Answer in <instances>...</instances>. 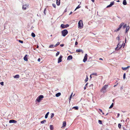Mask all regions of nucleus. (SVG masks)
Returning a JSON list of instances; mask_svg holds the SVG:
<instances>
[{"instance_id":"nucleus-1","label":"nucleus","mask_w":130,"mask_h":130,"mask_svg":"<svg viewBox=\"0 0 130 130\" xmlns=\"http://www.w3.org/2000/svg\"><path fill=\"white\" fill-rule=\"evenodd\" d=\"M108 86V85H105L101 89V92L104 93H106V89L107 88Z\"/></svg>"},{"instance_id":"nucleus-2","label":"nucleus","mask_w":130,"mask_h":130,"mask_svg":"<svg viewBox=\"0 0 130 130\" xmlns=\"http://www.w3.org/2000/svg\"><path fill=\"white\" fill-rule=\"evenodd\" d=\"M44 96L43 95H40L36 99V102H37L38 103H40L42 100Z\"/></svg>"},{"instance_id":"nucleus-3","label":"nucleus","mask_w":130,"mask_h":130,"mask_svg":"<svg viewBox=\"0 0 130 130\" xmlns=\"http://www.w3.org/2000/svg\"><path fill=\"white\" fill-rule=\"evenodd\" d=\"M83 26V21L80 20L79 21L78 23V27L79 28L82 29Z\"/></svg>"},{"instance_id":"nucleus-4","label":"nucleus","mask_w":130,"mask_h":130,"mask_svg":"<svg viewBox=\"0 0 130 130\" xmlns=\"http://www.w3.org/2000/svg\"><path fill=\"white\" fill-rule=\"evenodd\" d=\"M121 41H120L118 44L117 47L115 48V50L116 51H118L122 47L123 43L122 44H120Z\"/></svg>"},{"instance_id":"nucleus-5","label":"nucleus","mask_w":130,"mask_h":130,"mask_svg":"<svg viewBox=\"0 0 130 130\" xmlns=\"http://www.w3.org/2000/svg\"><path fill=\"white\" fill-rule=\"evenodd\" d=\"M124 23H121L119 26V27L115 29L114 30V32H116L119 31L121 28L122 26L124 25Z\"/></svg>"},{"instance_id":"nucleus-6","label":"nucleus","mask_w":130,"mask_h":130,"mask_svg":"<svg viewBox=\"0 0 130 130\" xmlns=\"http://www.w3.org/2000/svg\"><path fill=\"white\" fill-rule=\"evenodd\" d=\"M68 31L66 29H64L61 31L62 35L63 37H65L68 34Z\"/></svg>"},{"instance_id":"nucleus-7","label":"nucleus","mask_w":130,"mask_h":130,"mask_svg":"<svg viewBox=\"0 0 130 130\" xmlns=\"http://www.w3.org/2000/svg\"><path fill=\"white\" fill-rule=\"evenodd\" d=\"M29 7V5L26 4L23 5L22 6V9L23 10H26Z\"/></svg>"},{"instance_id":"nucleus-8","label":"nucleus","mask_w":130,"mask_h":130,"mask_svg":"<svg viewBox=\"0 0 130 130\" xmlns=\"http://www.w3.org/2000/svg\"><path fill=\"white\" fill-rule=\"evenodd\" d=\"M62 57H63L62 56V55H60V56L59 58H58V63H59L61 62L62 59Z\"/></svg>"},{"instance_id":"nucleus-9","label":"nucleus","mask_w":130,"mask_h":130,"mask_svg":"<svg viewBox=\"0 0 130 130\" xmlns=\"http://www.w3.org/2000/svg\"><path fill=\"white\" fill-rule=\"evenodd\" d=\"M87 54H86L84 57V59H83V61L84 62H86L87 60Z\"/></svg>"},{"instance_id":"nucleus-10","label":"nucleus","mask_w":130,"mask_h":130,"mask_svg":"<svg viewBox=\"0 0 130 130\" xmlns=\"http://www.w3.org/2000/svg\"><path fill=\"white\" fill-rule=\"evenodd\" d=\"M66 126V121H64L63 122L61 128H65Z\"/></svg>"},{"instance_id":"nucleus-11","label":"nucleus","mask_w":130,"mask_h":130,"mask_svg":"<svg viewBox=\"0 0 130 130\" xmlns=\"http://www.w3.org/2000/svg\"><path fill=\"white\" fill-rule=\"evenodd\" d=\"M9 123H16L17 122V121L14 120H10L9 121Z\"/></svg>"},{"instance_id":"nucleus-12","label":"nucleus","mask_w":130,"mask_h":130,"mask_svg":"<svg viewBox=\"0 0 130 130\" xmlns=\"http://www.w3.org/2000/svg\"><path fill=\"white\" fill-rule=\"evenodd\" d=\"M114 3V2H111L110 4L109 5L107 6V7L109 8V7H111L113 5Z\"/></svg>"},{"instance_id":"nucleus-13","label":"nucleus","mask_w":130,"mask_h":130,"mask_svg":"<svg viewBox=\"0 0 130 130\" xmlns=\"http://www.w3.org/2000/svg\"><path fill=\"white\" fill-rule=\"evenodd\" d=\"M73 57L72 56L69 55L68 56L67 58V60H70L72 59Z\"/></svg>"},{"instance_id":"nucleus-14","label":"nucleus","mask_w":130,"mask_h":130,"mask_svg":"<svg viewBox=\"0 0 130 130\" xmlns=\"http://www.w3.org/2000/svg\"><path fill=\"white\" fill-rule=\"evenodd\" d=\"M129 28V26H126V28L125 30V33H126L128 31Z\"/></svg>"},{"instance_id":"nucleus-15","label":"nucleus","mask_w":130,"mask_h":130,"mask_svg":"<svg viewBox=\"0 0 130 130\" xmlns=\"http://www.w3.org/2000/svg\"><path fill=\"white\" fill-rule=\"evenodd\" d=\"M56 4L57 5L59 6L60 4V0H57Z\"/></svg>"},{"instance_id":"nucleus-16","label":"nucleus","mask_w":130,"mask_h":130,"mask_svg":"<svg viewBox=\"0 0 130 130\" xmlns=\"http://www.w3.org/2000/svg\"><path fill=\"white\" fill-rule=\"evenodd\" d=\"M61 95V93L60 92H59L56 93L55 95V96L57 97H58L59 96H60Z\"/></svg>"},{"instance_id":"nucleus-17","label":"nucleus","mask_w":130,"mask_h":130,"mask_svg":"<svg viewBox=\"0 0 130 130\" xmlns=\"http://www.w3.org/2000/svg\"><path fill=\"white\" fill-rule=\"evenodd\" d=\"M50 128L51 130H53L54 129V127L53 125H50Z\"/></svg>"},{"instance_id":"nucleus-18","label":"nucleus","mask_w":130,"mask_h":130,"mask_svg":"<svg viewBox=\"0 0 130 130\" xmlns=\"http://www.w3.org/2000/svg\"><path fill=\"white\" fill-rule=\"evenodd\" d=\"M20 76L19 75H17L14 76V77L15 78H19Z\"/></svg>"},{"instance_id":"nucleus-19","label":"nucleus","mask_w":130,"mask_h":130,"mask_svg":"<svg viewBox=\"0 0 130 130\" xmlns=\"http://www.w3.org/2000/svg\"><path fill=\"white\" fill-rule=\"evenodd\" d=\"M123 4L124 5H126L127 4V2L126 0H124L123 2Z\"/></svg>"},{"instance_id":"nucleus-20","label":"nucleus","mask_w":130,"mask_h":130,"mask_svg":"<svg viewBox=\"0 0 130 130\" xmlns=\"http://www.w3.org/2000/svg\"><path fill=\"white\" fill-rule=\"evenodd\" d=\"M27 56V55H26L24 57V59L25 61H27L28 59L26 57Z\"/></svg>"},{"instance_id":"nucleus-21","label":"nucleus","mask_w":130,"mask_h":130,"mask_svg":"<svg viewBox=\"0 0 130 130\" xmlns=\"http://www.w3.org/2000/svg\"><path fill=\"white\" fill-rule=\"evenodd\" d=\"M49 112H48L46 113L45 116V118L46 119L47 118L48 116L49 115Z\"/></svg>"},{"instance_id":"nucleus-22","label":"nucleus","mask_w":130,"mask_h":130,"mask_svg":"<svg viewBox=\"0 0 130 130\" xmlns=\"http://www.w3.org/2000/svg\"><path fill=\"white\" fill-rule=\"evenodd\" d=\"M76 51L77 52H83V51L82 50L80 49L77 50Z\"/></svg>"},{"instance_id":"nucleus-23","label":"nucleus","mask_w":130,"mask_h":130,"mask_svg":"<svg viewBox=\"0 0 130 130\" xmlns=\"http://www.w3.org/2000/svg\"><path fill=\"white\" fill-rule=\"evenodd\" d=\"M61 27L63 28H66V27H65V25L63 24H61Z\"/></svg>"},{"instance_id":"nucleus-24","label":"nucleus","mask_w":130,"mask_h":130,"mask_svg":"<svg viewBox=\"0 0 130 130\" xmlns=\"http://www.w3.org/2000/svg\"><path fill=\"white\" fill-rule=\"evenodd\" d=\"M88 77L87 76L85 80V82H86L88 81Z\"/></svg>"},{"instance_id":"nucleus-25","label":"nucleus","mask_w":130,"mask_h":130,"mask_svg":"<svg viewBox=\"0 0 130 130\" xmlns=\"http://www.w3.org/2000/svg\"><path fill=\"white\" fill-rule=\"evenodd\" d=\"M72 108L75 110H78V107L77 106L74 107Z\"/></svg>"},{"instance_id":"nucleus-26","label":"nucleus","mask_w":130,"mask_h":130,"mask_svg":"<svg viewBox=\"0 0 130 130\" xmlns=\"http://www.w3.org/2000/svg\"><path fill=\"white\" fill-rule=\"evenodd\" d=\"M31 35L33 37H35V34L33 32H32L31 33Z\"/></svg>"},{"instance_id":"nucleus-27","label":"nucleus","mask_w":130,"mask_h":130,"mask_svg":"<svg viewBox=\"0 0 130 130\" xmlns=\"http://www.w3.org/2000/svg\"><path fill=\"white\" fill-rule=\"evenodd\" d=\"M46 122V120H44L42 121L41 122V123L42 124H43L45 123Z\"/></svg>"},{"instance_id":"nucleus-28","label":"nucleus","mask_w":130,"mask_h":130,"mask_svg":"<svg viewBox=\"0 0 130 130\" xmlns=\"http://www.w3.org/2000/svg\"><path fill=\"white\" fill-rule=\"evenodd\" d=\"M54 116V113H51V118H52Z\"/></svg>"},{"instance_id":"nucleus-29","label":"nucleus","mask_w":130,"mask_h":130,"mask_svg":"<svg viewBox=\"0 0 130 130\" xmlns=\"http://www.w3.org/2000/svg\"><path fill=\"white\" fill-rule=\"evenodd\" d=\"M55 47V46L54 45H51L49 46V48H52V47Z\"/></svg>"},{"instance_id":"nucleus-30","label":"nucleus","mask_w":130,"mask_h":130,"mask_svg":"<svg viewBox=\"0 0 130 130\" xmlns=\"http://www.w3.org/2000/svg\"><path fill=\"white\" fill-rule=\"evenodd\" d=\"M113 103H112V104H111V106H110V107H109V108L110 109L111 108H112L113 107Z\"/></svg>"},{"instance_id":"nucleus-31","label":"nucleus","mask_w":130,"mask_h":130,"mask_svg":"<svg viewBox=\"0 0 130 130\" xmlns=\"http://www.w3.org/2000/svg\"><path fill=\"white\" fill-rule=\"evenodd\" d=\"M60 44V43L59 42H57V44H56L55 45H54L55 47H56L58 45H59Z\"/></svg>"},{"instance_id":"nucleus-32","label":"nucleus","mask_w":130,"mask_h":130,"mask_svg":"<svg viewBox=\"0 0 130 130\" xmlns=\"http://www.w3.org/2000/svg\"><path fill=\"white\" fill-rule=\"evenodd\" d=\"M59 52H57V53H56V56H58L59 54Z\"/></svg>"},{"instance_id":"nucleus-33","label":"nucleus","mask_w":130,"mask_h":130,"mask_svg":"<svg viewBox=\"0 0 130 130\" xmlns=\"http://www.w3.org/2000/svg\"><path fill=\"white\" fill-rule=\"evenodd\" d=\"M122 68L124 70H126L127 69V68H126V67H125V68L122 67Z\"/></svg>"},{"instance_id":"nucleus-34","label":"nucleus","mask_w":130,"mask_h":130,"mask_svg":"<svg viewBox=\"0 0 130 130\" xmlns=\"http://www.w3.org/2000/svg\"><path fill=\"white\" fill-rule=\"evenodd\" d=\"M72 96L71 95H70V97L69 98V102H70L71 101V99L72 98Z\"/></svg>"},{"instance_id":"nucleus-35","label":"nucleus","mask_w":130,"mask_h":130,"mask_svg":"<svg viewBox=\"0 0 130 130\" xmlns=\"http://www.w3.org/2000/svg\"><path fill=\"white\" fill-rule=\"evenodd\" d=\"M91 75H95V76H97V73H92V74H91Z\"/></svg>"},{"instance_id":"nucleus-36","label":"nucleus","mask_w":130,"mask_h":130,"mask_svg":"<svg viewBox=\"0 0 130 130\" xmlns=\"http://www.w3.org/2000/svg\"><path fill=\"white\" fill-rule=\"evenodd\" d=\"M127 25L126 24H125L123 26V28L124 29L125 27H126Z\"/></svg>"},{"instance_id":"nucleus-37","label":"nucleus","mask_w":130,"mask_h":130,"mask_svg":"<svg viewBox=\"0 0 130 130\" xmlns=\"http://www.w3.org/2000/svg\"><path fill=\"white\" fill-rule=\"evenodd\" d=\"M118 126L119 128H121V125L120 124H119L118 125Z\"/></svg>"},{"instance_id":"nucleus-38","label":"nucleus","mask_w":130,"mask_h":130,"mask_svg":"<svg viewBox=\"0 0 130 130\" xmlns=\"http://www.w3.org/2000/svg\"><path fill=\"white\" fill-rule=\"evenodd\" d=\"M19 42L22 43H23V41L20 40H19Z\"/></svg>"},{"instance_id":"nucleus-39","label":"nucleus","mask_w":130,"mask_h":130,"mask_svg":"<svg viewBox=\"0 0 130 130\" xmlns=\"http://www.w3.org/2000/svg\"><path fill=\"white\" fill-rule=\"evenodd\" d=\"M125 73H124L123 74V78L124 79L125 78Z\"/></svg>"},{"instance_id":"nucleus-40","label":"nucleus","mask_w":130,"mask_h":130,"mask_svg":"<svg viewBox=\"0 0 130 130\" xmlns=\"http://www.w3.org/2000/svg\"><path fill=\"white\" fill-rule=\"evenodd\" d=\"M80 6H79V5H78L76 7V9H78V8H80Z\"/></svg>"},{"instance_id":"nucleus-41","label":"nucleus","mask_w":130,"mask_h":130,"mask_svg":"<svg viewBox=\"0 0 130 130\" xmlns=\"http://www.w3.org/2000/svg\"><path fill=\"white\" fill-rule=\"evenodd\" d=\"M99 123L100 124H102V121L101 120H99Z\"/></svg>"},{"instance_id":"nucleus-42","label":"nucleus","mask_w":130,"mask_h":130,"mask_svg":"<svg viewBox=\"0 0 130 130\" xmlns=\"http://www.w3.org/2000/svg\"><path fill=\"white\" fill-rule=\"evenodd\" d=\"M53 6L54 8H55L56 7V5L55 4H53Z\"/></svg>"},{"instance_id":"nucleus-43","label":"nucleus","mask_w":130,"mask_h":130,"mask_svg":"<svg viewBox=\"0 0 130 130\" xmlns=\"http://www.w3.org/2000/svg\"><path fill=\"white\" fill-rule=\"evenodd\" d=\"M1 85L2 86L4 85V82H2L0 83Z\"/></svg>"},{"instance_id":"nucleus-44","label":"nucleus","mask_w":130,"mask_h":130,"mask_svg":"<svg viewBox=\"0 0 130 130\" xmlns=\"http://www.w3.org/2000/svg\"><path fill=\"white\" fill-rule=\"evenodd\" d=\"M117 39L119 41L120 39V38L119 36H118L117 38Z\"/></svg>"},{"instance_id":"nucleus-45","label":"nucleus","mask_w":130,"mask_h":130,"mask_svg":"<svg viewBox=\"0 0 130 130\" xmlns=\"http://www.w3.org/2000/svg\"><path fill=\"white\" fill-rule=\"evenodd\" d=\"M60 45L61 47H63L64 46V44H60Z\"/></svg>"},{"instance_id":"nucleus-46","label":"nucleus","mask_w":130,"mask_h":130,"mask_svg":"<svg viewBox=\"0 0 130 130\" xmlns=\"http://www.w3.org/2000/svg\"><path fill=\"white\" fill-rule=\"evenodd\" d=\"M69 26V25L68 24H66V25H65V26L66 27V28L68 27Z\"/></svg>"},{"instance_id":"nucleus-47","label":"nucleus","mask_w":130,"mask_h":130,"mask_svg":"<svg viewBox=\"0 0 130 130\" xmlns=\"http://www.w3.org/2000/svg\"><path fill=\"white\" fill-rule=\"evenodd\" d=\"M93 86V85L92 84H91L90 86V87H92Z\"/></svg>"},{"instance_id":"nucleus-48","label":"nucleus","mask_w":130,"mask_h":130,"mask_svg":"<svg viewBox=\"0 0 130 130\" xmlns=\"http://www.w3.org/2000/svg\"><path fill=\"white\" fill-rule=\"evenodd\" d=\"M120 115L119 113H118V114L117 117V118L119 117V116H120Z\"/></svg>"},{"instance_id":"nucleus-49","label":"nucleus","mask_w":130,"mask_h":130,"mask_svg":"<svg viewBox=\"0 0 130 130\" xmlns=\"http://www.w3.org/2000/svg\"><path fill=\"white\" fill-rule=\"evenodd\" d=\"M40 58H39L38 59V61L39 62H40Z\"/></svg>"},{"instance_id":"nucleus-50","label":"nucleus","mask_w":130,"mask_h":130,"mask_svg":"<svg viewBox=\"0 0 130 130\" xmlns=\"http://www.w3.org/2000/svg\"><path fill=\"white\" fill-rule=\"evenodd\" d=\"M46 9L45 8V9L44 10V13L45 14V15L46 14V13H45V11H46Z\"/></svg>"},{"instance_id":"nucleus-51","label":"nucleus","mask_w":130,"mask_h":130,"mask_svg":"<svg viewBox=\"0 0 130 130\" xmlns=\"http://www.w3.org/2000/svg\"><path fill=\"white\" fill-rule=\"evenodd\" d=\"M99 109L100 110V111L101 112H103L102 111L101 109Z\"/></svg>"},{"instance_id":"nucleus-52","label":"nucleus","mask_w":130,"mask_h":130,"mask_svg":"<svg viewBox=\"0 0 130 130\" xmlns=\"http://www.w3.org/2000/svg\"><path fill=\"white\" fill-rule=\"evenodd\" d=\"M78 44V42H77V41H76L75 42V45H77Z\"/></svg>"},{"instance_id":"nucleus-53","label":"nucleus","mask_w":130,"mask_h":130,"mask_svg":"<svg viewBox=\"0 0 130 130\" xmlns=\"http://www.w3.org/2000/svg\"><path fill=\"white\" fill-rule=\"evenodd\" d=\"M118 84V83H117V85H114V87H116V86H117V85Z\"/></svg>"},{"instance_id":"nucleus-54","label":"nucleus","mask_w":130,"mask_h":130,"mask_svg":"<svg viewBox=\"0 0 130 130\" xmlns=\"http://www.w3.org/2000/svg\"><path fill=\"white\" fill-rule=\"evenodd\" d=\"M92 75H91V74L90 75V78H92V76H91Z\"/></svg>"},{"instance_id":"nucleus-55","label":"nucleus","mask_w":130,"mask_h":130,"mask_svg":"<svg viewBox=\"0 0 130 130\" xmlns=\"http://www.w3.org/2000/svg\"><path fill=\"white\" fill-rule=\"evenodd\" d=\"M99 59L100 60H103V59H102V58H99Z\"/></svg>"},{"instance_id":"nucleus-56","label":"nucleus","mask_w":130,"mask_h":130,"mask_svg":"<svg viewBox=\"0 0 130 130\" xmlns=\"http://www.w3.org/2000/svg\"><path fill=\"white\" fill-rule=\"evenodd\" d=\"M88 84V83H87L86 85H85V86H87V85Z\"/></svg>"},{"instance_id":"nucleus-57","label":"nucleus","mask_w":130,"mask_h":130,"mask_svg":"<svg viewBox=\"0 0 130 130\" xmlns=\"http://www.w3.org/2000/svg\"><path fill=\"white\" fill-rule=\"evenodd\" d=\"M91 1L93 2H94V0H91Z\"/></svg>"},{"instance_id":"nucleus-58","label":"nucleus","mask_w":130,"mask_h":130,"mask_svg":"<svg viewBox=\"0 0 130 130\" xmlns=\"http://www.w3.org/2000/svg\"><path fill=\"white\" fill-rule=\"evenodd\" d=\"M129 67V66H128L126 67L127 68V69Z\"/></svg>"},{"instance_id":"nucleus-59","label":"nucleus","mask_w":130,"mask_h":130,"mask_svg":"<svg viewBox=\"0 0 130 130\" xmlns=\"http://www.w3.org/2000/svg\"><path fill=\"white\" fill-rule=\"evenodd\" d=\"M73 92H72L70 95H71V96H72L73 94Z\"/></svg>"},{"instance_id":"nucleus-60","label":"nucleus","mask_w":130,"mask_h":130,"mask_svg":"<svg viewBox=\"0 0 130 130\" xmlns=\"http://www.w3.org/2000/svg\"><path fill=\"white\" fill-rule=\"evenodd\" d=\"M86 89V87L85 86V87H84V89L85 90Z\"/></svg>"},{"instance_id":"nucleus-61","label":"nucleus","mask_w":130,"mask_h":130,"mask_svg":"<svg viewBox=\"0 0 130 130\" xmlns=\"http://www.w3.org/2000/svg\"><path fill=\"white\" fill-rule=\"evenodd\" d=\"M125 43H124L123 44V47H124V46H125Z\"/></svg>"},{"instance_id":"nucleus-62","label":"nucleus","mask_w":130,"mask_h":130,"mask_svg":"<svg viewBox=\"0 0 130 130\" xmlns=\"http://www.w3.org/2000/svg\"><path fill=\"white\" fill-rule=\"evenodd\" d=\"M72 13V12H71L70 13L69 15H70Z\"/></svg>"},{"instance_id":"nucleus-63","label":"nucleus","mask_w":130,"mask_h":130,"mask_svg":"<svg viewBox=\"0 0 130 130\" xmlns=\"http://www.w3.org/2000/svg\"><path fill=\"white\" fill-rule=\"evenodd\" d=\"M39 47V46L38 45H37V48H38Z\"/></svg>"},{"instance_id":"nucleus-64","label":"nucleus","mask_w":130,"mask_h":130,"mask_svg":"<svg viewBox=\"0 0 130 130\" xmlns=\"http://www.w3.org/2000/svg\"><path fill=\"white\" fill-rule=\"evenodd\" d=\"M102 114L104 115V113L103 112H102Z\"/></svg>"}]
</instances>
